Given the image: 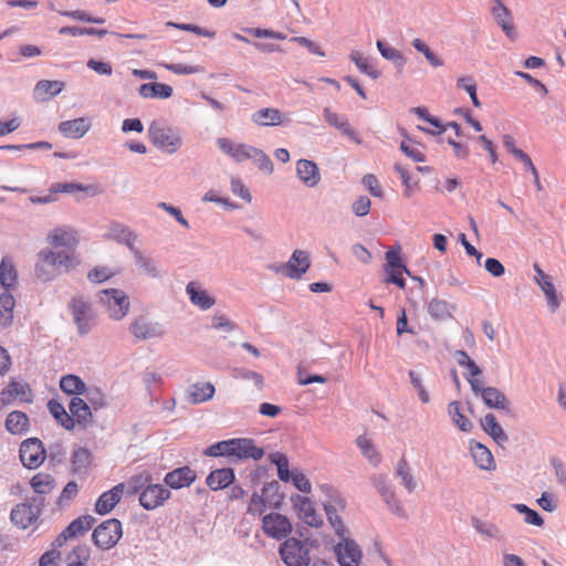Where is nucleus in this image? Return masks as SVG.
I'll use <instances>...</instances> for the list:
<instances>
[{
  "label": "nucleus",
  "mask_w": 566,
  "mask_h": 566,
  "mask_svg": "<svg viewBox=\"0 0 566 566\" xmlns=\"http://www.w3.org/2000/svg\"><path fill=\"white\" fill-rule=\"evenodd\" d=\"M395 170L398 172L399 177L401 178V181L405 186V191H403V195L407 197V198H410L412 196V192H413V187L417 186L418 184V180L413 179L408 170L406 168H403L401 165L399 164H396L395 165Z\"/></svg>",
  "instance_id": "obj_63"
},
{
  "label": "nucleus",
  "mask_w": 566,
  "mask_h": 566,
  "mask_svg": "<svg viewBox=\"0 0 566 566\" xmlns=\"http://www.w3.org/2000/svg\"><path fill=\"white\" fill-rule=\"evenodd\" d=\"M14 298L9 292L0 295V326L11 325L13 319Z\"/></svg>",
  "instance_id": "obj_44"
},
{
  "label": "nucleus",
  "mask_w": 566,
  "mask_h": 566,
  "mask_svg": "<svg viewBox=\"0 0 566 566\" xmlns=\"http://www.w3.org/2000/svg\"><path fill=\"white\" fill-rule=\"evenodd\" d=\"M51 191L62 192V193H74L76 191H84L92 196L95 195L93 186H91V185L84 186V185L77 184V182L55 184L51 187Z\"/></svg>",
  "instance_id": "obj_55"
},
{
  "label": "nucleus",
  "mask_w": 566,
  "mask_h": 566,
  "mask_svg": "<svg viewBox=\"0 0 566 566\" xmlns=\"http://www.w3.org/2000/svg\"><path fill=\"white\" fill-rule=\"evenodd\" d=\"M268 506L269 504L265 497L263 496V493L259 494L254 492L250 499L248 513L252 515H262Z\"/></svg>",
  "instance_id": "obj_64"
},
{
  "label": "nucleus",
  "mask_w": 566,
  "mask_h": 566,
  "mask_svg": "<svg viewBox=\"0 0 566 566\" xmlns=\"http://www.w3.org/2000/svg\"><path fill=\"white\" fill-rule=\"evenodd\" d=\"M45 252L41 250L39 252V260L35 264V275L43 282H49L57 275V271L54 263L50 262V259L44 258Z\"/></svg>",
  "instance_id": "obj_40"
},
{
  "label": "nucleus",
  "mask_w": 566,
  "mask_h": 566,
  "mask_svg": "<svg viewBox=\"0 0 566 566\" xmlns=\"http://www.w3.org/2000/svg\"><path fill=\"white\" fill-rule=\"evenodd\" d=\"M4 427L11 434L21 436L29 431L30 420L23 411L14 410L7 416Z\"/></svg>",
  "instance_id": "obj_29"
},
{
  "label": "nucleus",
  "mask_w": 566,
  "mask_h": 566,
  "mask_svg": "<svg viewBox=\"0 0 566 566\" xmlns=\"http://www.w3.org/2000/svg\"><path fill=\"white\" fill-rule=\"evenodd\" d=\"M482 429L491 436L497 443L507 441V434L504 432L501 424L497 422L493 413H486L481 420Z\"/></svg>",
  "instance_id": "obj_35"
},
{
  "label": "nucleus",
  "mask_w": 566,
  "mask_h": 566,
  "mask_svg": "<svg viewBox=\"0 0 566 566\" xmlns=\"http://www.w3.org/2000/svg\"><path fill=\"white\" fill-rule=\"evenodd\" d=\"M107 239L114 240L119 244H125L132 252L136 249L135 241L137 235L126 224L113 221L108 227V232L105 234Z\"/></svg>",
  "instance_id": "obj_20"
},
{
  "label": "nucleus",
  "mask_w": 566,
  "mask_h": 566,
  "mask_svg": "<svg viewBox=\"0 0 566 566\" xmlns=\"http://www.w3.org/2000/svg\"><path fill=\"white\" fill-rule=\"evenodd\" d=\"M43 251L45 252L44 258L50 259V262L54 263V266L57 272L61 269L67 272L69 270L73 269L80 263V261L71 253L64 251L54 252L52 250Z\"/></svg>",
  "instance_id": "obj_33"
},
{
  "label": "nucleus",
  "mask_w": 566,
  "mask_h": 566,
  "mask_svg": "<svg viewBox=\"0 0 566 566\" xmlns=\"http://www.w3.org/2000/svg\"><path fill=\"white\" fill-rule=\"evenodd\" d=\"M166 27L167 28H176L178 30H182V31H187V32H192L197 35L206 36V38H210V39H213L216 36L214 31L203 29L199 25L191 24V23H177V22L168 21V22H166Z\"/></svg>",
  "instance_id": "obj_59"
},
{
  "label": "nucleus",
  "mask_w": 566,
  "mask_h": 566,
  "mask_svg": "<svg viewBox=\"0 0 566 566\" xmlns=\"http://www.w3.org/2000/svg\"><path fill=\"white\" fill-rule=\"evenodd\" d=\"M91 128V120L87 117H78L64 120L59 124V132L66 138L78 139Z\"/></svg>",
  "instance_id": "obj_23"
},
{
  "label": "nucleus",
  "mask_w": 566,
  "mask_h": 566,
  "mask_svg": "<svg viewBox=\"0 0 566 566\" xmlns=\"http://www.w3.org/2000/svg\"><path fill=\"white\" fill-rule=\"evenodd\" d=\"M70 412L73 415L75 424L86 429L94 422L92 407L81 397H73L69 403Z\"/></svg>",
  "instance_id": "obj_19"
},
{
  "label": "nucleus",
  "mask_w": 566,
  "mask_h": 566,
  "mask_svg": "<svg viewBox=\"0 0 566 566\" xmlns=\"http://www.w3.org/2000/svg\"><path fill=\"white\" fill-rule=\"evenodd\" d=\"M452 306L444 300L432 298L428 304V313L433 319L444 321L451 317Z\"/></svg>",
  "instance_id": "obj_47"
},
{
  "label": "nucleus",
  "mask_w": 566,
  "mask_h": 566,
  "mask_svg": "<svg viewBox=\"0 0 566 566\" xmlns=\"http://www.w3.org/2000/svg\"><path fill=\"white\" fill-rule=\"evenodd\" d=\"M287 277L292 280H300L311 268L310 255L304 250H294L290 260L287 261Z\"/></svg>",
  "instance_id": "obj_21"
},
{
  "label": "nucleus",
  "mask_w": 566,
  "mask_h": 566,
  "mask_svg": "<svg viewBox=\"0 0 566 566\" xmlns=\"http://www.w3.org/2000/svg\"><path fill=\"white\" fill-rule=\"evenodd\" d=\"M342 541L334 546L337 562L340 566H359L363 557L358 544L344 535Z\"/></svg>",
  "instance_id": "obj_12"
},
{
  "label": "nucleus",
  "mask_w": 566,
  "mask_h": 566,
  "mask_svg": "<svg viewBox=\"0 0 566 566\" xmlns=\"http://www.w3.org/2000/svg\"><path fill=\"white\" fill-rule=\"evenodd\" d=\"M22 464L28 469L39 468L46 457V449L38 438L25 439L19 450Z\"/></svg>",
  "instance_id": "obj_7"
},
{
  "label": "nucleus",
  "mask_w": 566,
  "mask_h": 566,
  "mask_svg": "<svg viewBox=\"0 0 566 566\" xmlns=\"http://www.w3.org/2000/svg\"><path fill=\"white\" fill-rule=\"evenodd\" d=\"M350 60L356 64L358 70L370 76L374 80H377L380 76V72H378L370 63L367 57L361 56L358 52H353L350 54Z\"/></svg>",
  "instance_id": "obj_57"
},
{
  "label": "nucleus",
  "mask_w": 566,
  "mask_h": 566,
  "mask_svg": "<svg viewBox=\"0 0 566 566\" xmlns=\"http://www.w3.org/2000/svg\"><path fill=\"white\" fill-rule=\"evenodd\" d=\"M43 504V499H33V503H21L15 505L10 514L11 522L22 530L28 528L38 520Z\"/></svg>",
  "instance_id": "obj_8"
},
{
  "label": "nucleus",
  "mask_w": 566,
  "mask_h": 566,
  "mask_svg": "<svg viewBox=\"0 0 566 566\" xmlns=\"http://www.w3.org/2000/svg\"><path fill=\"white\" fill-rule=\"evenodd\" d=\"M384 502L387 504L388 509L398 517L407 518V512L401 505L400 501L397 499L395 490L391 489L389 491H385L381 495Z\"/></svg>",
  "instance_id": "obj_56"
},
{
  "label": "nucleus",
  "mask_w": 566,
  "mask_h": 566,
  "mask_svg": "<svg viewBox=\"0 0 566 566\" xmlns=\"http://www.w3.org/2000/svg\"><path fill=\"white\" fill-rule=\"evenodd\" d=\"M203 454L207 457H224L231 460V444L229 440H222L216 442L203 450Z\"/></svg>",
  "instance_id": "obj_58"
},
{
  "label": "nucleus",
  "mask_w": 566,
  "mask_h": 566,
  "mask_svg": "<svg viewBox=\"0 0 566 566\" xmlns=\"http://www.w3.org/2000/svg\"><path fill=\"white\" fill-rule=\"evenodd\" d=\"M270 460L276 465L279 479L283 482L291 481L293 473L290 472L287 457L281 452H274L270 454Z\"/></svg>",
  "instance_id": "obj_50"
},
{
  "label": "nucleus",
  "mask_w": 566,
  "mask_h": 566,
  "mask_svg": "<svg viewBox=\"0 0 566 566\" xmlns=\"http://www.w3.org/2000/svg\"><path fill=\"white\" fill-rule=\"evenodd\" d=\"M7 388L8 392H10L14 399L19 398L23 402L33 401V396L30 386L25 381L11 378Z\"/></svg>",
  "instance_id": "obj_46"
},
{
  "label": "nucleus",
  "mask_w": 566,
  "mask_h": 566,
  "mask_svg": "<svg viewBox=\"0 0 566 566\" xmlns=\"http://www.w3.org/2000/svg\"><path fill=\"white\" fill-rule=\"evenodd\" d=\"M172 87L164 83H145L138 88V93L144 98H169L172 95Z\"/></svg>",
  "instance_id": "obj_31"
},
{
  "label": "nucleus",
  "mask_w": 566,
  "mask_h": 566,
  "mask_svg": "<svg viewBox=\"0 0 566 566\" xmlns=\"http://www.w3.org/2000/svg\"><path fill=\"white\" fill-rule=\"evenodd\" d=\"M294 509L297 511L298 517L312 527L323 525L322 518L316 514L313 503L308 497L302 495H293L291 497Z\"/></svg>",
  "instance_id": "obj_15"
},
{
  "label": "nucleus",
  "mask_w": 566,
  "mask_h": 566,
  "mask_svg": "<svg viewBox=\"0 0 566 566\" xmlns=\"http://www.w3.org/2000/svg\"><path fill=\"white\" fill-rule=\"evenodd\" d=\"M128 331L138 340H148L164 335L161 324L153 322L144 315L135 317L132 321Z\"/></svg>",
  "instance_id": "obj_14"
},
{
  "label": "nucleus",
  "mask_w": 566,
  "mask_h": 566,
  "mask_svg": "<svg viewBox=\"0 0 566 566\" xmlns=\"http://www.w3.org/2000/svg\"><path fill=\"white\" fill-rule=\"evenodd\" d=\"M252 120L260 126H277L283 124V114L277 108L265 107L253 113Z\"/></svg>",
  "instance_id": "obj_32"
},
{
  "label": "nucleus",
  "mask_w": 566,
  "mask_h": 566,
  "mask_svg": "<svg viewBox=\"0 0 566 566\" xmlns=\"http://www.w3.org/2000/svg\"><path fill=\"white\" fill-rule=\"evenodd\" d=\"M135 265L139 270V272L148 275L151 279H158L161 276L160 268L158 262L150 258L145 255L139 249H135L132 251Z\"/></svg>",
  "instance_id": "obj_27"
},
{
  "label": "nucleus",
  "mask_w": 566,
  "mask_h": 566,
  "mask_svg": "<svg viewBox=\"0 0 566 566\" xmlns=\"http://www.w3.org/2000/svg\"><path fill=\"white\" fill-rule=\"evenodd\" d=\"M396 475L401 479L402 485L409 493L415 491L417 483L405 458L397 463Z\"/></svg>",
  "instance_id": "obj_48"
},
{
  "label": "nucleus",
  "mask_w": 566,
  "mask_h": 566,
  "mask_svg": "<svg viewBox=\"0 0 566 566\" xmlns=\"http://www.w3.org/2000/svg\"><path fill=\"white\" fill-rule=\"evenodd\" d=\"M86 402L95 410H99L107 406L105 394L95 386L86 387V391L83 392Z\"/></svg>",
  "instance_id": "obj_52"
},
{
  "label": "nucleus",
  "mask_w": 566,
  "mask_h": 566,
  "mask_svg": "<svg viewBox=\"0 0 566 566\" xmlns=\"http://www.w3.org/2000/svg\"><path fill=\"white\" fill-rule=\"evenodd\" d=\"M281 559L286 566H310L311 548L307 543L295 538H286L279 547Z\"/></svg>",
  "instance_id": "obj_2"
},
{
  "label": "nucleus",
  "mask_w": 566,
  "mask_h": 566,
  "mask_svg": "<svg viewBox=\"0 0 566 566\" xmlns=\"http://www.w3.org/2000/svg\"><path fill=\"white\" fill-rule=\"evenodd\" d=\"M95 518L91 515H83L73 520L65 528V533L70 538L84 534L93 527Z\"/></svg>",
  "instance_id": "obj_42"
},
{
  "label": "nucleus",
  "mask_w": 566,
  "mask_h": 566,
  "mask_svg": "<svg viewBox=\"0 0 566 566\" xmlns=\"http://www.w3.org/2000/svg\"><path fill=\"white\" fill-rule=\"evenodd\" d=\"M17 282V271L10 258H2L0 263V284L4 289L14 286Z\"/></svg>",
  "instance_id": "obj_45"
},
{
  "label": "nucleus",
  "mask_w": 566,
  "mask_h": 566,
  "mask_svg": "<svg viewBox=\"0 0 566 566\" xmlns=\"http://www.w3.org/2000/svg\"><path fill=\"white\" fill-rule=\"evenodd\" d=\"M196 478V472L190 467L184 465L166 473L164 482L167 486L179 490L192 484Z\"/></svg>",
  "instance_id": "obj_16"
},
{
  "label": "nucleus",
  "mask_w": 566,
  "mask_h": 566,
  "mask_svg": "<svg viewBox=\"0 0 566 566\" xmlns=\"http://www.w3.org/2000/svg\"><path fill=\"white\" fill-rule=\"evenodd\" d=\"M234 480L233 469L222 468L212 470L206 479V484L211 491H219L232 485Z\"/></svg>",
  "instance_id": "obj_25"
},
{
  "label": "nucleus",
  "mask_w": 566,
  "mask_h": 566,
  "mask_svg": "<svg viewBox=\"0 0 566 566\" xmlns=\"http://www.w3.org/2000/svg\"><path fill=\"white\" fill-rule=\"evenodd\" d=\"M471 453L474 462L482 470H491L494 468V458L491 451L480 442L471 443Z\"/></svg>",
  "instance_id": "obj_34"
},
{
  "label": "nucleus",
  "mask_w": 566,
  "mask_h": 566,
  "mask_svg": "<svg viewBox=\"0 0 566 566\" xmlns=\"http://www.w3.org/2000/svg\"><path fill=\"white\" fill-rule=\"evenodd\" d=\"M64 88V83L61 81L41 80L35 84L34 96L39 101H48L59 95Z\"/></svg>",
  "instance_id": "obj_30"
},
{
  "label": "nucleus",
  "mask_w": 566,
  "mask_h": 566,
  "mask_svg": "<svg viewBox=\"0 0 566 566\" xmlns=\"http://www.w3.org/2000/svg\"><path fill=\"white\" fill-rule=\"evenodd\" d=\"M376 45L381 56L392 62L398 72H402V69L406 64V59L403 54L399 50L388 45L386 42L381 40H378L376 42Z\"/></svg>",
  "instance_id": "obj_37"
},
{
  "label": "nucleus",
  "mask_w": 566,
  "mask_h": 566,
  "mask_svg": "<svg viewBox=\"0 0 566 566\" xmlns=\"http://www.w3.org/2000/svg\"><path fill=\"white\" fill-rule=\"evenodd\" d=\"M151 481L153 475L147 471L135 474L130 476L126 482H124L126 493L128 495H140Z\"/></svg>",
  "instance_id": "obj_36"
},
{
  "label": "nucleus",
  "mask_w": 566,
  "mask_h": 566,
  "mask_svg": "<svg viewBox=\"0 0 566 566\" xmlns=\"http://www.w3.org/2000/svg\"><path fill=\"white\" fill-rule=\"evenodd\" d=\"M535 281L545 294L551 310L555 312L559 306V300L552 280L541 282L537 277H535Z\"/></svg>",
  "instance_id": "obj_60"
},
{
  "label": "nucleus",
  "mask_w": 566,
  "mask_h": 566,
  "mask_svg": "<svg viewBox=\"0 0 566 566\" xmlns=\"http://www.w3.org/2000/svg\"><path fill=\"white\" fill-rule=\"evenodd\" d=\"M329 500L324 503V510L327 515L328 522L339 537H344L347 532L342 518L337 514V507L344 509V500L331 486H324Z\"/></svg>",
  "instance_id": "obj_11"
},
{
  "label": "nucleus",
  "mask_w": 566,
  "mask_h": 566,
  "mask_svg": "<svg viewBox=\"0 0 566 566\" xmlns=\"http://www.w3.org/2000/svg\"><path fill=\"white\" fill-rule=\"evenodd\" d=\"M262 493L268 501L269 507L274 510L282 507L284 494L281 492V485L277 481L265 484L262 489Z\"/></svg>",
  "instance_id": "obj_39"
},
{
  "label": "nucleus",
  "mask_w": 566,
  "mask_h": 566,
  "mask_svg": "<svg viewBox=\"0 0 566 566\" xmlns=\"http://www.w3.org/2000/svg\"><path fill=\"white\" fill-rule=\"evenodd\" d=\"M98 300L108 307L109 317L115 321L125 317L129 311L130 304L128 297L122 290H103L98 293Z\"/></svg>",
  "instance_id": "obj_5"
},
{
  "label": "nucleus",
  "mask_w": 566,
  "mask_h": 566,
  "mask_svg": "<svg viewBox=\"0 0 566 566\" xmlns=\"http://www.w3.org/2000/svg\"><path fill=\"white\" fill-rule=\"evenodd\" d=\"M495 6L492 8V15L497 23V25L502 29V31L506 34L511 40L516 39V32L513 23L512 13L506 6L502 2V0H492Z\"/></svg>",
  "instance_id": "obj_18"
},
{
  "label": "nucleus",
  "mask_w": 566,
  "mask_h": 566,
  "mask_svg": "<svg viewBox=\"0 0 566 566\" xmlns=\"http://www.w3.org/2000/svg\"><path fill=\"white\" fill-rule=\"evenodd\" d=\"M323 115L328 125L342 132L343 135L349 137L356 144H360L361 139L358 134L352 126L349 125L347 118L343 115H338L337 113L332 112L331 108L325 107L323 111Z\"/></svg>",
  "instance_id": "obj_24"
},
{
  "label": "nucleus",
  "mask_w": 566,
  "mask_h": 566,
  "mask_svg": "<svg viewBox=\"0 0 566 566\" xmlns=\"http://www.w3.org/2000/svg\"><path fill=\"white\" fill-rule=\"evenodd\" d=\"M90 558V548L86 545L75 546L66 556L67 566H86Z\"/></svg>",
  "instance_id": "obj_51"
},
{
  "label": "nucleus",
  "mask_w": 566,
  "mask_h": 566,
  "mask_svg": "<svg viewBox=\"0 0 566 566\" xmlns=\"http://www.w3.org/2000/svg\"><path fill=\"white\" fill-rule=\"evenodd\" d=\"M49 240L54 247H72L76 242L74 233L63 229H55Z\"/></svg>",
  "instance_id": "obj_54"
},
{
  "label": "nucleus",
  "mask_w": 566,
  "mask_h": 566,
  "mask_svg": "<svg viewBox=\"0 0 566 566\" xmlns=\"http://www.w3.org/2000/svg\"><path fill=\"white\" fill-rule=\"evenodd\" d=\"M259 169L271 174L273 171V163L270 157L261 149L253 147L250 158Z\"/></svg>",
  "instance_id": "obj_62"
},
{
  "label": "nucleus",
  "mask_w": 566,
  "mask_h": 566,
  "mask_svg": "<svg viewBox=\"0 0 566 566\" xmlns=\"http://www.w3.org/2000/svg\"><path fill=\"white\" fill-rule=\"evenodd\" d=\"M472 391L480 396L489 408L509 410V400L505 395L495 387H482L480 380L469 379Z\"/></svg>",
  "instance_id": "obj_9"
},
{
  "label": "nucleus",
  "mask_w": 566,
  "mask_h": 566,
  "mask_svg": "<svg viewBox=\"0 0 566 566\" xmlns=\"http://www.w3.org/2000/svg\"><path fill=\"white\" fill-rule=\"evenodd\" d=\"M86 387L85 382L73 374L65 375L60 380L61 390L67 395H75V397L83 395L86 391Z\"/></svg>",
  "instance_id": "obj_41"
},
{
  "label": "nucleus",
  "mask_w": 566,
  "mask_h": 566,
  "mask_svg": "<svg viewBox=\"0 0 566 566\" xmlns=\"http://www.w3.org/2000/svg\"><path fill=\"white\" fill-rule=\"evenodd\" d=\"M148 135L151 143L164 153L175 154L182 146V138L176 127L163 126L153 120L148 127Z\"/></svg>",
  "instance_id": "obj_1"
},
{
  "label": "nucleus",
  "mask_w": 566,
  "mask_h": 566,
  "mask_svg": "<svg viewBox=\"0 0 566 566\" xmlns=\"http://www.w3.org/2000/svg\"><path fill=\"white\" fill-rule=\"evenodd\" d=\"M124 490L125 483H118L102 493L95 503V512L99 515L108 514L119 503Z\"/></svg>",
  "instance_id": "obj_17"
},
{
  "label": "nucleus",
  "mask_w": 566,
  "mask_h": 566,
  "mask_svg": "<svg viewBox=\"0 0 566 566\" xmlns=\"http://www.w3.org/2000/svg\"><path fill=\"white\" fill-rule=\"evenodd\" d=\"M214 395V386L211 382H198L186 390V399L191 405H198L211 399Z\"/></svg>",
  "instance_id": "obj_28"
},
{
  "label": "nucleus",
  "mask_w": 566,
  "mask_h": 566,
  "mask_svg": "<svg viewBox=\"0 0 566 566\" xmlns=\"http://www.w3.org/2000/svg\"><path fill=\"white\" fill-rule=\"evenodd\" d=\"M356 444L360 449L363 455L367 458L371 464L377 465L380 462L379 453L366 436H359L356 439Z\"/></svg>",
  "instance_id": "obj_53"
},
{
  "label": "nucleus",
  "mask_w": 566,
  "mask_h": 566,
  "mask_svg": "<svg viewBox=\"0 0 566 566\" xmlns=\"http://www.w3.org/2000/svg\"><path fill=\"white\" fill-rule=\"evenodd\" d=\"M296 175L308 188L316 187L321 181L319 168L314 161L308 159H298L296 161Z\"/></svg>",
  "instance_id": "obj_22"
},
{
  "label": "nucleus",
  "mask_w": 566,
  "mask_h": 566,
  "mask_svg": "<svg viewBox=\"0 0 566 566\" xmlns=\"http://www.w3.org/2000/svg\"><path fill=\"white\" fill-rule=\"evenodd\" d=\"M33 491L40 495L51 493L55 488L54 478L44 472L36 473L30 481Z\"/></svg>",
  "instance_id": "obj_43"
},
{
  "label": "nucleus",
  "mask_w": 566,
  "mask_h": 566,
  "mask_svg": "<svg viewBox=\"0 0 566 566\" xmlns=\"http://www.w3.org/2000/svg\"><path fill=\"white\" fill-rule=\"evenodd\" d=\"M171 496V492L165 485L159 483L148 484V486L139 495V504L147 511H153L163 506Z\"/></svg>",
  "instance_id": "obj_13"
},
{
  "label": "nucleus",
  "mask_w": 566,
  "mask_h": 566,
  "mask_svg": "<svg viewBox=\"0 0 566 566\" xmlns=\"http://www.w3.org/2000/svg\"><path fill=\"white\" fill-rule=\"evenodd\" d=\"M92 461V454L88 449L78 447L73 451L72 465L75 473L85 471Z\"/></svg>",
  "instance_id": "obj_49"
},
{
  "label": "nucleus",
  "mask_w": 566,
  "mask_h": 566,
  "mask_svg": "<svg viewBox=\"0 0 566 566\" xmlns=\"http://www.w3.org/2000/svg\"><path fill=\"white\" fill-rule=\"evenodd\" d=\"M292 530V523L281 513L272 512L262 517V531L270 538L285 541Z\"/></svg>",
  "instance_id": "obj_6"
},
{
  "label": "nucleus",
  "mask_w": 566,
  "mask_h": 566,
  "mask_svg": "<svg viewBox=\"0 0 566 566\" xmlns=\"http://www.w3.org/2000/svg\"><path fill=\"white\" fill-rule=\"evenodd\" d=\"M122 535V523L117 518H111L93 531L92 539L98 548L109 549L118 543Z\"/></svg>",
  "instance_id": "obj_4"
},
{
  "label": "nucleus",
  "mask_w": 566,
  "mask_h": 566,
  "mask_svg": "<svg viewBox=\"0 0 566 566\" xmlns=\"http://www.w3.org/2000/svg\"><path fill=\"white\" fill-rule=\"evenodd\" d=\"M448 415L451 418L454 426L463 432H470L473 429V423L462 413L461 402L451 401L448 405Z\"/></svg>",
  "instance_id": "obj_38"
},
{
  "label": "nucleus",
  "mask_w": 566,
  "mask_h": 566,
  "mask_svg": "<svg viewBox=\"0 0 566 566\" xmlns=\"http://www.w3.org/2000/svg\"><path fill=\"white\" fill-rule=\"evenodd\" d=\"M186 293L190 302L201 311H207L216 304V298L206 290L200 289L195 282H189L186 286Z\"/></svg>",
  "instance_id": "obj_26"
},
{
  "label": "nucleus",
  "mask_w": 566,
  "mask_h": 566,
  "mask_svg": "<svg viewBox=\"0 0 566 566\" xmlns=\"http://www.w3.org/2000/svg\"><path fill=\"white\" fill-rule=\"evenodd\" d=\"M457 87L460 88V90H463L465 91L471 101H472V104L475 106V107H480L481 106V103L478 98V94H476V84L475 82L473 81V78L471 76H462V77H459L457 80Z\"/></svg>",
  "instance_id": "obj_61"
},
{
  "label": "nucleus",
  "mask_w": 566,
  "mask_h": 566,
  "mask_svg": "<svg viewBox=\"0 0 566 566\" xmlns=\"http://www.w3.org/2000/svg\"><path fill=\"white\" fill-rule=\"evenodd\" d=\"M67 308L73 316L78 334L86 335L90 333L95 319L91 302L83 295H75L71 298Z\"/></svg>",
  "instance_id": "obj_3"
},
{
  "label": "nucleus",
  "mask_w": 566,
  "mask_h": 566,
  "mask_svg": "<svg viewBox=\"0 0 566 566\" xmlns=\"http://www.w3.org/2000/svg\"><path fill=\"white\" fill-rule=\"evenodd\" d=\"M231 444V462H239L241 460L253 459L260 460L264 455V450L258 447L252 439L249 438H233L230 439Z\"/></svg>",
  "instance_id": "obj_10"
}]
</instances>
